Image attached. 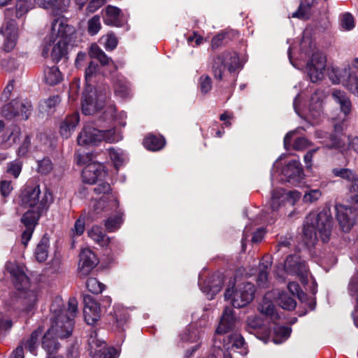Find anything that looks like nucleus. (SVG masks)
I'll use <instances>...</instances> for the list:
<instances>
[{"label": "nucleus", "instance_id": "nucleus-30", "mask_svg": "<svg viewBox=\"0 0 358 358\" xmlns=\"http://www.w3.org/2000/svg\"><path fill=\"white\" fill-rule=\"evenodd\" d=\"M245 345V340L243 336L238 333H234V334L227 336V340L224 341V343L222 345H217V348L221 350H228L234 349H241L244 348Z\"/></svg>", "mask_w": 358, "mask_h": 358}, {"label": "nucleus", "instance_id": "nucleus-9", "mask_svg": "<svg viewBox=\"0 0 358 358\" xmlns=\"http://www.w3.org/2000/svg\"><path fill=\"white\" fill-rule=\"evenodd\" d=\"M94 192L97 195H101L94 201V213L96 215L105 213L108 215L110 213L117 211L119 207L117 196L111 193V187L108 182L98 183L94 188Z\"/></svg>", "mask_w": 358, "mask_h": 358}, {"label": "nucleus", "instance_id": "nucleus-34", "mask_svg": "<svg viewBox=\"0 0 358 358\" xmlns=\"http://www.w3.org/2000/svg\"><path fill=\"white\" fill-rule=\"evenodd\" d=\"M88 236L101 246H107L109 244V238L106 236L102 228L98 225H94L87 231Z\"/></svg>", "mask_w": 358, "mask_h": 358}, {"label": "nucleus", "instance_id": "nucleus-6", "mask_svg": "<svg viewBox=\"0 0 358 358\" xmlns=\"http://www.w3.org/2000/svg\"><path fill=\"white\" fill-rule=\"evenodd\" d=\"M301 50L305 54L312 52V57L307 63V74L312 82H317L323 79L327 64V58L322 52L316 50L315 44L308 36L307 32L303 34L301 44Z\"/></svg>", "mask_w": 358, "mask_h": 358}, {"label": "nucleus", "instance_id": "nucleus-60", "mask_svg": "<svg viewBox=\"0 0 358 358\" xmlns=\"http://www.w3.org/2000/svg\"><path fill=\"white\" fill-rule=\"evenodd\" d=\"M29 147L30 138L29 136H27L17 150V155L20 157L25 156L26 154L28 152Z\"/></svg>", "mask_w": 358, "mask_h": 358}, {"label": "nucleus", "instance_id": "nucleus-18", "mask_svg": "<svg viewBox=\"0 0 358 358\" xmlns=\"http://www.w3.org/2000/svg\"><path fill=\"white\" fill-rule=\"evenodd\" d=\"M284 268L287 273L299 276L302 282H306L308 268L305 262L299 256H288L285 262Z\"/></svg>", "mask_w": 358, "mask_h": 358}, {"label": "nucleus", "instance_id": "nucleus-50", "mask_svg": "<svg viewBox=\"0 0 358 358\" xmlns=\"http://www.w3.org/2000/svg\"><path fill=\"white\" fill-rule=\"evenodd\" d=\"M332 173L335 177H339L352 182L355 176V173H353L352 170L349 169L336 168L332 170Z\"/></svg>", "mask_w": 358, "mask_h": 358}, {"label": "nucleus", "instance_id": "nucleus-63", "mask_svg": "<svg viewBox=\"0 0 358 358\" xmlns=\"http://www.w3.org/2000/svg\"><path fill=\"white\" fill-rule=\"evenodd\" d=\"M97 68L96 64H94V62H90L86 71H85V78H86V85H90V80L94 73H95Z\"/></svg>", "mask_w": 358, "mask_h": 358}, {"label": "nucleus", "instance_id": "nucleus-16", "mask_svg": "<svg viewBox=\"0 0 358 358\" xmlns=\"http://www.w3.org/2000/svg\"><path fill=\"white\" fill-rule=\"evenodd\" d=\"M336 219L344 231H349L355 224L357 213L356 209L344 204L336 205Z\"/></svg>", "mask_w": 358, "mask_h": 358}, {"label": "nucleus", "instance_id": "nucleus-24", "mask_svg": "<svg viewBox=\"0 0 358 358\" xmlns=\"http://www.w3.org/2000/svg\"><path fill=\"white\" fill-rule=\"evenodd\" d=\"M84 318L87 324H93L100 318V306L90 296L84 297Z\"/></svg>", "mask_w": 358, "mask_h": 358}, {"label": "nucleus", "instance_id": "nucleus-27", "mask_svg": "<svg viewBox=\"0 0 358 358\" xmlns=\"http://www.w3.org/2000/svg\"><path fill=\"white\" fill-rule=\"evenodd\" d=\"M271 256H264L259 264V273L257 277V285L259 288H266L270 285L269 271L271 266Z\"/></svg>", "mask_w": 358, "mask_h": 358}, {"label": "nucleus", "instance_id": "nucleus-62", "mask_svg": "<svg viewBox=\"0 0 358 358\" xmlns=\"http://www.w3.org/2000/svg\"><path fill=\"white\" fill-rule=\"evenodd\" d=\"M287 288L291 294L297 295L298 297H301V294H303L299 285L296 283V282H289L287 285Z\"/></svg>", "mask_w": 358, "mask_h": 358}, {"label": "nucleus", "instance_id": "nucleus-43", "mask_svg": "<svg viewBox=\"0 0 358 358\" xmlns=\"http://www.w3.org/2000/svg\"><path fill=\"white\" fill-rule=\"evenodd\" d=\"M122 222L123 219L122 213L117 212L115 216L108 217L105 221V227L109 231H113L120 229Z\"/></svg>", "mask_w": 358, "mask_h": 358}, {"label": "nucleus", "instance_id": "nucleus-2", "mask_svg": "<svg viewBox=\"0 0 358 358\" xmlns=\"http://www.w3.org/2000/svg\"><path fill=\"white\" fill-rule=\"evenodd\" d=\"M76 34V29L67 23L64 17L59 16L52 20L50 31L45 38L42 54L59 62L66 53V45Z\"/></svg>", "mask_w": 358, "mask_h": 358}, {"label": "nucleus", "instance_id": "nucleus-51", "mask_svg": "<svg viewBox=\"0 0 358 358\" xmlns=\"http://www.w3.org/2000/svg\"><path fill=\"white\" fill-rule=\"evenodd\" d=\"M341 28L345 30H350L355 27V20L350 13H344L340 17Z\"/></svg>", "mask_w": 358, "mask_h": 358}, {"label": "nucleus", "instance_id": "nucleus-53", "mask_svg": "<svg viewBox=\"0 0 358 358\" xmlns=\"http://www.w3.org/2000/svg\"><path fill=\"white\" fill-rule=\"evenodd\" d=\"M102 38L105 39V49L107 50H113L115 49L117 45V39L112 33L108 34L106 36H103Z\"/></svg>", "mask_w": 358, "mask_h": 358}, {"label": "nucleus", "instance_id": "nucleus-3", "mask_svg": "<svg viewBox=\"0 0 358 358\" xmlns=\"http://www.w3.org/2000/svg\"><path fill=\"white\" fill-rule=\"evenodd\" d=\"M332 225L333 220L329 209H323L320 213H310L303 225L306 244L313 245L317 238V233L323 242H327L331 236Z\"/></svg>", "mask_w": 358, "mask_h": 358}, {"label": "nucleus", "instance_id": "nucleus-21", "mask_svg": "<svg viewBox=\"0 0 358 358\" xmlns=\"http://www.w3.org/2000/svg\"><path fill=\"white\" fill-rule=\"evenodd\" d=\"M99 264V259L89 248H84L80 253L78 272L81 276H87L88 273Z\"/></svg>", "mask_w": 358, "mask_h": 358}, {"label": "nucleus", "instance_id": "nucleus-55", "mask_svg": "<svg viewBox=\"0 0 358 358\" xmlns=\"http://www.w3.org/2000/svg\"><path fill=\"white\" fill-rule=\"evenodd\" d=\"M13 190V185L12 182L9 180H3L0 181V193L3 198H6V196H9Z\"/></svg>", "mask_w": 358, "mask_h": 358}, {"label": "nucleus", "instance_id": "nucleus-15", "mask_svg": "<svg viewBox=\"0 0 358 358\" xmlns=\"http://www.w3.org/2000/svg\"><path fill=\"white\" fill-rule=\"evenodd\" d=\"M31 108L32 106L29 101L15 100L4 106L1 113L8 119L19 117L20 119L27 120L31 113Z\"/></svg>", "mask_w": 358, "mask_h": 358}, {"label": "nucleus", "instance_id": "nucleus-45", "mask_svg": "<svg viewBox=\"0 0 358 358\" xmlns=\"http://www.w3.org/2000/svg\"><path fill=\"white\" fill-rule=\"evenodd\" d=\"M269 299L270 294H266L259 306V311L262 312V314H265L266 315H271L274 312V306Z\"/></svg>", "mask_w": 358, "mask_h": 358}, {"label": "nucleus", "instance_id": "nucleus-42", "mask_svg": "<svg viewBox=\"0 0 358 358\" xmlns=\"http://www.w3.org/2000/svg\"><path fill=\"white\" fill-rule=\"evenodd\" d=\"M34 6V0H17L15 4L16 16L18 17L23 16Z\"/></svg>", "mask_w": 358, "mask_h": 358}, {"label": "nucleus", "instance_id": "nucleus-19", "mask_svg": "<svg viewBox=\"0 0 358 358\" xmlns=\"http://www.w3.org/2000/svg\"><path fill=\"white\" fill-rule=\"evenodd\" d=\"M281 180L294 184L301 182L304 174L300 162L296 159L291 160L281 171Z\"/></svg>", "mask_w": 358, "mask_h": 358}, {"label": "nucleus", "instance_id": "nucleus-58", "mask_svg": "<svg viewBox=\"0 0 358 358\" xmlns=\"http://www.w3.org/2000/svg\"><path fill=\"white\" fill-rule=\"evenodd\" d=\"M350 200L352 202L358 203V177L355 176L352 182V186L350 187Z\"/></svg>", "mask_w": 358, "mask_h": 358}, {"label": "nucleus", "instance_id": "nucleus-33", "mask_svg": "<svg viewBox=\"0 0 358 358\" xmlns=\"http://www.w3.org/2000/svg\"><path fill=\"white\" fill-rule=\"evenodd\" d=\"M43 330L41 327H38L36 331L31 333L27 340L22 341L21 345L29 350L31 353L36 355V349L38 345V340L42 335Z\"/></svg>", "mask_w": 358, "mask_h": 358}, {"label": "nucleus", "instance_id": "nucleus-13", "mask_svg": "<svg viewBox=\"0 0 358 358\" xmlns=\"http://www.w3.org/2000/svg\"><path fill=\"white\" fill-rule=\"evenodd\" d=\"M240 66L239 58L235 52H223L213 60L212 71L215 79L221 80L227 70L234 72Z\"/></svg>", "mask_w": 358, "mask_h": 358}, {"label": "nucleus", "instance_id": "nucleus-47", "mask_svg": "<svg viewBox=\"0 0 358 358\" xmlns=\"http://www.w3.org/2000/svg\"><path fill=\"white\" fill-rule=\"evenodd\" d=\"M87 289L93 294H100L105 289V285L96 278H89L86 282Z\"/></svg>", "mask_w": 358, "mask_h": 358}, {"label": "nucleus", "instance_id": "nucleus-64", "mask_svg": "<svg viewBox=\"0 0 358 358\" xmlns=\"http://www.w3.org/2000/svg\"><path fill=\"white\" fill-rule=\"evenodd\" d=\"M13 323L9 319H3L2 314L0 313V334L8 331L12 327Z\"/></svg>", "mask_w": 358, "mask_h": 358}, {"label": "nucleus", "instance_id": "nucleus-52", "mask_svg": "<svg viewBox=\"0 0 358 358\" xmlns=\"http://www.w3.org/2000/svg\"><path fill=\"white\" fill-rule=\"evenodd\" d=\"M322 193L319 189H311L304 194L303 200L305 203H313L320 199Z\"/></svg>", "mask_w": 358, "mask_h": 358}, {"label": "nucleus", "instance_id": "nucleus-36", "mask_svg": "<svg viewBox=\"0 0 358 358\" xmlns=\"http://www.w3.org/2000/svg\"><path fill=\"white\" fill-rule=\"evenodd\" d=\"M143 144L145 148L151 150H159L163 148L165 140L163 136L148 135L145 137Z\"/></svg>", "mask_w": 358, "mask_h": 358}, {"label": "nucleus", "instance_id": "nucleus-40", "mask_svg": "<svg viewBox=\"0 0 358 358\" xmlns=\"http://www.w3.org/2000/svg\"><path fill=\"white\" fill-rule=\"evenodd\" d=\"M108 156L116 169L122 166L127 160L125 154L121 150L110 148L108 149Z\"/></svg>", "mask_w": 358, "mask_h": 358}, {"label": "nucleus", "instance_id": "nucleus-39", "mask_svg": "<svg viewBox=\"0 0 358 358\" xmlns=\"http://www.w3.org/2000/svg\"><path fill=\"white\" fill-rule=\"evenodd\" d=\"M34 255L39 262H44L48 257V239L42 238L36 247Z\"/></svg>", "mask_w": 358, "mask_h": 358}, {"label": "nucleus", "instance_id": "nucleus-20", "mask_svg": "<svg viewBox=\"0 0 358 358\" xmlns=\"http://www.w3.org/2000/svg\"><path fill=\"white\" fill-rule=\"evenodd\" d=\"M20 129L18 126H5L4 122L0 120V143L1 147L8 148L16 143L20 138Z\"/></svg>", "mask_w": 358, "mask_h": 358}, {"label": "nucleus", "instance_id": "nucleus-46", "mask_svg": "<svg viewBox=\"0 0 358 358\" xmlns=\"http://www.w3.org/2000/svg\"><path fill=\"white\" fill-rule=\"evenodd\" d=\"M22 169V162L20 160H14L8 163L6 173L12 177L17 178L21 173Z\"/></svg>", "mask_w": 358, "mask_h": 358}, {"label": "nucleus", "instance_id": "nucleus-48", "mask_svg": "<svg viewBox=\"0 0 358 358\" xmlns=\"http://www.w3.org/2000/svg\"><path fill=\"white\" fill-rule=\"evenodd\" d=\"M101 28V24L100 21V17L99 15H94L87 22V31L91 36H94L99 32Z\"/></svg>", "mask_w": 358, "mask_h": 358}, {"label": "nucleus", "instance_id": "nucleus-59", "mask_svg": "<svg viewBox=\"0 0 358 358\" xmlns=\"http://www.w3.org/2000/svg\"><path fill=\"white\" fill-rule=\"evenodd\" d=\"M115 94L120 97L126 98L129 96V89L127 84H117L115 86Z\"/></svg>", "mask_w": 358, "mask_h": 358}, {"label": "nucleus", "instance_id": "nucleus-22", "mask_svg": "<svg viewBox=\"0 0 358 358\" xmlns=\"http://www.w3.org/2000/svg\"><path fill=\"white\" fill-rule=\"evenodd\" d=\"M106 175L103 166L95 162H90L82 171L83 182L87 183H94L105 178Z\"/></svg>", "mask_w": 358, "mask_h": 358}, {"label": "nucleus", "instance_id": "nucleus-26", "mask_svg": "<svg viewBox=\"0 0 358 358\" xmlns=\"http://www.w3.org/2000/svg\"><path fill=\"white\" fill-rule=\"evenodd\" d=\"M80 122V115L77 113L69 115L63 119L59 125V134L64 138H69Z\"/></svg>", "mask_w": 358, "mask_h": 358}, {"label": "nucleus", "instance_id": "nucleus-49", "mask_svg": "<svg viewBox=\"0 0 358 358\" xmlns=\"http://www.w3.org/2000/svg\"><path fill=\"white\" fill-rule=\"evenodd\" d=\"M37 164V172L41 174L47 175L50 173L53 169L52 162L48 159V158H44L41 161H38Z\"/></svg>", "mask_w": 358, "mask_h": 358}, {"label": "nucleus", "instance_id": "nucleus-54", "mask_svg": "<svg viewBox=\"0 0 358 358\" xmlns=\"http://www.w3.org/2000/svg\"><path fill=\"white\" fill-rule=\"evenodd\" d=\"M200 88L202 93H207L212 89V80L209 76H201L199 80Z\"/></svg>", "mask_w": 358, "mask_h": 358}, {"label": "nucleus", "instance_id": "nucleus-38", "mask_svg": "<svg viewBox=\"0 0 358 358\" xmlns=\"http://www.w3.org/2000/svg\"><path fill=\"white\" fill-rule=\"evenodd\" d=\"M314 0H304L298 8V10L292 13L291 17L307 20L310 17V9Z\"/></svg>", "mask_w": 358, "mask_h": 358}, {"label": "nucleus", "instance_id": "nucleus-23", "mask_svg": "<svg viewBox=\"0 0 358 358\" xmlns=\"http://www.w3.org/2000/svg\"><path fill=\"white\" fill-rule=\"evenodd\" d=\"M2 35L4 36L3 49L9 52L15 48L17 38V28L15 21H9L1 28Z\"/></svg>", "mask_w": 358, "mask_h": 358}, {"label": "nucleus", "instance_id": "nucleus-32", "mask_svg": "<svg viewBox=\"0 0 358 358\" xmlns=\"http://www.w3.org/2000/svg\"><path fill=\"white\" fill-rule=\"evenodd\" d=\"M333 99L340 106L344 115H348L352 110V103L345 92L334 90L331 94Z\"/></svg>", "mask_w": 358, "mask_h": 358}, {"label": "nucleus", "instance_id": "nucleus-10", "mask_svg": "<svg viewBox=\"0 0 358 358\" xmlns=\"http://www.w3.org/2000/svg\"><path fill=\"white\" fill-rule=\"evenodd\" d=\"M324 97V92L317 90L312 94L307 110L301 113L299 110V96H297L294 101V110L300 117L305 118L306 121L312 124H317L323 115V101Z\"/></svg>", "mask_w": 358, "mask_h": 358}, {"label": "nucleus", "instance_id": "nucleus-1", "mask_svg": "<svg viewBox=\"0 0 358 358\" xmlns=\"http://www.w3.org/2000/svg\"><path fill=\"white\" fill-rule=\"evenodd\" d=\"M62 299H56L50 306V310L54 313L52 327L43 335L42 348L50 355L55 353L59 348V343L57 342L56 337L66 338L71 335L73 329V319L77 315L78 302L76 299L70 298L68 308L66 310L61 309Z\"/></svg>", "mask_w": 358, "mask_h": 358}, {"label": "nucleus", "instance_id": "nucleus-28", "mask_svg": "<svg viewBox=\"0 0 358 358\" xmlns=\"http://www.w3.org/2000/svg\"><path fill=\"white\" fill-rule=\"evenodd\" d=\"M21 220L26 228L22 232V242L24 246H27L34 233V227L37 224L38 214L36 213L31 215L30 212H25Z\"/></svg>", "mask_w": 358, "mask_h": 358}, {"label": "nucleus", "instance_id": "nucleus-11", "mask_svg": "<svg viewBox=\"0 0 358 358\" xmlns=\"http://www.w3.org/2000/svg\"><path fill=\"white\" fill-rule=\"evenodd\" d=\"M255 293V288L252 283H243L235 288H227L224 297L234 307L241 308L252 301Z\"/></svg>", "mask_w": 358, "mask_h": 358}, {"label": "nucleus", "instance_id": "nucleus-57", "mask_svg": "<svg viewBox=\"0 0 358 358\" xmlns=\"http://www.w3.org/2000/svg\"><path fill=\"white\" fill-rule=\"evenodd\" d=\"M199 333L196 330H187L181 335L180 339L184 341L194 342L199 339Z\"/></svg>", "mask_w": 358, "mask_h": 358}, {"label": "nucleus", "instance_id": "nucleus-14", "mask_svg": "<svg viewBox=\"0 0 358 358\" xmlns=\"http://www.w3.org/2000/svg\"><path fill=\"white\" fill-rule=\"evenodd\" d=\"M88 351L91 357H96L99 358H117L119 352L113 348H106L103 341L98 340V334L96 331L91 332V335L88 339Z\"/></svg>", "mask_w": 358, "mask_h": 358}, {"label": "nucleus", "instance_id": "nucleus-31", "mask_svg": "<svg viewBox=\"0 0 358 358\" xmlns=\"http://www.w3.org/2000/svg\"><path fill=\"white\" fill-rule=\"evenodd\" d=\"M121 17V11L119 8L112 6H108L106 8L105 15H103L105 24L120 26L122 24Z\"/></svg>", "mask_w": 358, "mask_h": 358}, {"label": "nucleus", "instance_id": "nucleus-29", "mask_svg": "<svg viewBox=\"0 0 358 358\" xmlns=\"http://www.w3.org/2000/svg\"><path fill=\"white\" fill-rule=\"evenodd\" d=\"M236 319L234 316V310L230 307H226L222 312V315L220 320V324L216 329V334L227 333L234 328Z\"/></svg>", "mask_w": 358, "mask_h": 358}, {"label": "nucleus", "instance_id": "nucleus-5", "mask_svg": "<svg viewBox=\"0 0 358 358\" xmlns=\"http://www.w3.org/2000/svg\"><path fill=\"white\" fill-rule=\"evenodd\" d=\"M41 190L38 185L27 186L19 195L18 203L20 208H27V212L37 213L38 220L45 210L53 202L52 193L45 189L41 197Z\"/></svg>", "mask_w": 358, "mask_h": 358}, {"label": "nucleus", "instance_id": "nucleus-37", "mask_svg": "<svg viewBox=\"0 0 358 358\" xmlns=\"http://www.w3.org/2000/svg\"><path fill=\"white\" fill-rule=\"evenodd\" d=\"M277 298L276 301L278 305L283 308L285 310H294L296 306V301L294 299L289 296L288 294L285 292H276Z\"/></svg>", "mask_w": 358, "mask_h": 358}, {"label": "nucleus", "instance_id": "nucleus-41", "mask_svg": "<svg viewBox=\"0 0 358 358\" xmlns=\"http://www.w3.org/2000/svg\"><path fill=\"white\" fill-rule=\"evenodd\" d=\"M292 331L291 329L286 327H276L274 328L273 343L280 344L282 342L288 339Z\"/></svg>", "mask_w": 358, "mask_h": 358}, {"label": "nucleus", "instance_id": "nucleus-61", "mask_svg": "<svg viewBox=\"0 0 358 358\" xmlns=\"http://www.w3.org/2000/svg\"><path fill=\"white\" fill-rule=\"evenodd\" d=\"M310 142L306 138H298L296 139L293 144V148L295 150H303L309 147Z\"/></svg>", "mask_w": 358, "mask_h": 358}, {"label": "nucleus", "instance_id": "nucleus-17", "mask_svg": "<svg viewBox=\"0 0 358 358\" xmlns=\"http://www.w3.org/2000/svg\"><path fill=\"white\" fill-rule=\"evenodd\" d=\"M301 196V194L298 191H291L286 194L283 189H274L272 191L270 207L273 212L278 211L285 201L291 205H294L296 200L299 199Z\"/></svg>", "mask_w": 358, "mask_h": 358}, {"label": "nucleus", "instance_id": "nucleus-25", "mask_svg": "<svg viewBox=\"0 0 358 358\" xmlns=\"http://www.w3.org/2000/svg\"><path fill=\"white\" fill-rule=\"evenodd\" d=\"M223 285V277L220 274L213 275L201 287V292L208 299L214 298L219 293Z\"/></svg>", "mask_w": 358, "mask_h": 358}, {"label": "nucleus", "instance_id": "nucleus-4", "mask_svg": "<svg viewBox=\"0 0 358 358\" xmlns=\"http://www.w3.org/2000/svg\"><path fill=\"white\" fill-rule=\"evenodd\" d=\"M5 272L8 273L17 296L27 306H32L37 300L36 286L30 284L25 268L16 262H7Z\"/></svg>", "mask_w": 358, "mask_h": 358}, {"label": "nucleus", "instance_id": "nucleus-35", "mask_svg": "<svg viewBox=\"0 0 358 358\" xmlns=\"http://www.w3.org/2000/svg\"><path fill=\"white\" fill-rule=\"evenodd\" d=\"M63 77L57 66L47 67L44 70V80L50 85L59 84Z\"/></svg>", "mask_w": 358, "mask_h": 358}, {"label": "nucleus", "instance_id": "nucleus-7", "mask_svg": "<svg viewBox=\"0 0 358 358\" xmlns=\"http://www.w3.org/2000/svg\"><path fill=\"white\" fill-rule=\"evenodd\" d=\"M122 136L115 129L102 131L91 125L85 126L77 137L80 145H96L103 140L108 143H117Z\"/></svg>", "mask_w": 358, "mask_h": 358}, {"label": "nucleus", "instance_id": "nucleus-8", "mask_svg": "<svg viewBox=\"0 0 358 358\" xmlns=\"http://www.w3.org/2000/svg\"><path fill=\"white\" fill-rule=\"evenodd\" d=\"M328 76L332 83H341L352 93L358 96V59H355L348 68H331L328 71Z\"/></svg>", "mask_w": 358, "mask_h": 358}, {"label": "nucleus", "instance_id": "nucleus-56", "mask_svg": "<svg viewBox=\"0 0 358 358\" xmlns=\"http://www.w3.org/2000/svg\"><path fill=\"white\" fill-rule=\"evenodd\" d=\"M71 0H52L51 8L57 12L66 10Z\"/></svg>", "mask_w": 358, "mask_h": 358}, {"label": "nucleus", "instance_id": "nucleus-44", "mask_svg": "<svg viewBox=\"0 0 358 358\" xmlns=\"http://www.w3.org/2000/svg\"><path fill=\"white\" fill-rule=\"evenodd\" d=\"M85 229V217L80 216L76 220L73 227L71 229V236L73 239L78 236H80L84 234Z\"/></svg>", "mask_w": 358, "mask_h": 358}, {"label": "nucleus", "instance_id": "nucleus-12", "mask_svg": "<svg viewBox=\"0 0 358 358\" xmlns=\"http://www.w3.org/2000/svg\"><path fill=\"white\" fill-rule=\"evenodd\" d=\"M106 95L98 93L92 85H87L82 98V110L85 115H92L102 109Z\"/></svg>", "mask_w": 358, "mask_h": 358}]
</instances>
